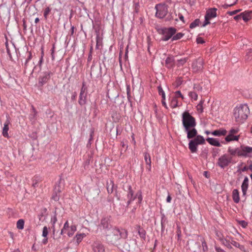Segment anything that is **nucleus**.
Listing matches in <instances>:
<instances>
[{"label": "nucleus", "mask_w": 252, "mask_h": 252, "mask_svg": "<svg viewBox=\"0 0 252 252\" xmlns=\"http://www.w3.org/2000/svg\"><path fill=\"white\" fill-rule=\"evenodd\" d=\"M250 114V109L247 104H244L237 106L233 110V116L238 124L243 123Z\"/></svg>", "instance_id": "obj_1"}, {"label": "nucleus", "mask_w": 252, "mask_h": 252, "mask_svg": "<svg viewBox=\"0 0 252 252\" xmlns=\"http://www.w3.org/2000/svg\"><path fill=\"white\" fill-rule=\"evenodd\" d=\"M182 122L185 130L195 127V119L188 111H185L182 115Z\"/></svg>", "instance_id": "obj_2"}, {"label": "nucleus", "mask_w": 252, "mask_h": 252, "mask_svg": "<svg viewBox=\"0 0 252 252\" xmlns=\"http://www.w3.org/2000/svg\"><path fill=\"white\" fill-rule=\"evenodd\" d=\"M110 231V233L106 235L107 242L112 245L117 244L118 241L123 237L122 232L116 227L112 228Z\"/></svg>", "instance_id": "obj_3"}, {"label": "nucleus", "mask_w": 252, "mask_h": 252, "mask_svg": "<svg viewBox=\"0 0 252 252\" xmlns=\"http://www.w3.org/2000/svg\"><path fill=\"white\" fill-rule=\"evenodd\" d=\"M127 197L128 199L127 202V205H129L131 203V202L135 199L136 198H137L138 199V203H140L141 202L143 197L142 195V192L140 190H139L134 196V192L132 189L131 186L128 185L127 186Z\"/></svg>", "instance_id": "obj_4"}, {"label": "nucleus", "mask_w": 252, "mask_h": 252, "mask_svg": "<svg viewBox=\"0 0 252 252\" xmlns=\"http://www.w3.org/2000/svg\"><path fill=\"white\" fill-rule=\"evenodd\" d=\"M155 9L156 17L162 19L165 17L168 12V6L164 3H158L156 5Z\"/></svg>", "instance_id": "obj_5"}, {"label": "nucleus", "mask_w": 252, "mask_h": 252, "mask_svg": "<svg viewBox=\"0 0 252 252\" xmlns=\"http://www.w3.org/2000/svg\"><path fill=\"white\" fill-rule=\"evenodd\" d=\"M232 162V157L228 154H225L218 158L217 165L221 168L224 169Z\"/></svg>", "instance_id": "obj_6"}, {"label": "nucleus", "mask_w": 252, "mask_h": 252, "mask_svg": "<svg viewBox=\"0 0 252 252\" xmlns=\"http://www.w3.org/2000/svg\"><path fill=\"white\" fill-rule=\"evenodd\" d=\"M217 9L215 7L209 8L207 10L205 15V21L202 26V27H205L206 26L209 24L210 23V20L217 16Z\"/></svg>", "instance_id": "obj_7"}, {"label": "nucleus", "mask_w": 252, "mask_h": 252, "mask_svg": "<svg viewBox=\"0 0 252 252\" xmlns=\"http://www.w3.org/2000/svg\"><path fill=\"white\" fill-rule=\"evenodd\" d=\"M176 32V29L173 27L164 29L163 30L162 40L165 41L168 40L171 37L172 38Z\"/></svg>", "instance_id": "obj_8"}, {"label": "nucleus", "mask_w": 252, "mask_h": 252, "mask_svg": "<svg viewBox=\"0 0 252 252\" xmlns=\"http://www.w3.org/2000/svg\"><path fill=\"white\" fill-rule=\"evenodd\" d=\"M52 74L51 71H45L41 73L38 78V86H43L50 80L51 75Z\"/></svg>", "instance_id": "obj_9"}, {"label": "nucleus", "mask_w": 252, "mask_h": 252, "mask_svg": "<svg viewBox=\"0 0 252 252\" xmlns=\"http://www.w3.org/2000/svg\"><path fill=\"white\" fill-rule=\"evenodd\" d=\"M100 228H102L105 230H110L113 228L111 225V217L107 216L103 218L100 221L99 224Z\"/></svg>", "instance_id": "obj_10"}, {"label": "nucleus", "mask_w": 252, "mask_h": 252, "mask_svg": "<svg viewBox=\"0 0 252 252\" xmlns=\"http://www.w3.org/2000/svg\"><path fill=\"white\" fill-rule=\"evenodd\" d=\"M203 61L201 58H198L194 61L192 64L193 71L195 72L201 71L203 68Z\"/></svg>", "instance_id": "obj_11"}, {"label": "nucleus", "mask_w": 252, "mask_h": 252, "mask_svg": "<svg viewBox=\"0 0 252 252\" xmlns=\"http://www.w3.org/2000/svg\"><path fill=\"white\" fill-rule=\"evenodd\" d=\"M241 156L250 157L252 154V147L248 146H241L240 147Z\"/></svg>", "instance_id": "obj_12"}, {"label": "nucleus", "mask_w": 252, "mask_h": 252, "mask_svg": "<svg viewBox=\"0 0 252 252\" xmlns=\"http://www.w3.org/2000/svg\"><path fill=\"white\" fill-rule=\"evenodd\" d=\"M94 252H106L104 245L100 242H94L92 245Z\"/></svg>", "instance_id": "obj_13"}, {"label": "nucleus", "mask_w": 252, "mask_h": 252, "mask_svg": "<svg viewBox=\"0 0 252 252\" xmlns=\"http://www.w3.org/2000/svg\"><path fill=\"white\" fill-rule=\"evenodd\" d=\"M6 118V120L3 125L2 134L4 137L8 138L9 137L8 131L9 130V125L10 124V122L9 116H7Z\"/></svg>", "instance_id": "obj_14"}, {"label": "nucleus", "mask_w": 252, "mask_h": 252, "mask_svg": "<svg viewBox=\"0 0 252 252\" xmlns=\"http://www.w3.org/2000/svg\"><path fill=\"white\" fill-rule=\"evenodd\" d=\"M61 189L60 185H57L54 188V191L52 196V199L55 201H58L60 199V193Z\"/></svg>", "instance_id": "obj_15"}, {"label": "nucleus", "mask_w": 252, "mask_h": 252, "mask_svg": "<svg viewBox=\"0 0 252 252\" xmlns=\"http://www.w3.org/2000/svg\"><path fill=\"white\" fill-rule=\"evenodd\" d=\"M193 127V128H188L187 130H185V131L187 134V138L191 139L196 136L197 132V130Z\"/></svg>", "instance_id": "obj_16"}, {"label": "nucleus", "mask_w": 252, "mask_h": 252, "mask_svg": "<svg viewBox=\"0 0 252 252\" xmlns=\"http://www.w3.org/2000/svg\"><path fill=\"white\" fill-rule=\"evenodd\" d=\"M240 147L236 148H231V147H229L228 149V153L229 156H231L232 157L235 155H238V156H241V151H240Z\"/></svg>", "instance_id": "obj_17"}, {"label": "nucleus", "mask_w": 252, "mask_h": 252, "mask_svg": "<svg viewBox=\"0 0 252 252\" xmlns=\"http://www.w3.org/2000/svg\"><path fill=\"white\" fill-rule=\"evenodd\" d=\"M227 130L223 128H220L215 130L211 132V134L215 136H221L226 135L227 134Z\"/></svg>", "instance_id": "obj_18"}, {"label": "nucleus", "mask_w": 252, "mask_h": 252, "mask_svg": "<svg viewBox=\"0 0 252 252\" xmlns=\"http://www.w3.org/2000/svg\"><path fill=\"white\" fill-rule=\"evenodd\" d=\"M206 141L211 145L216 147H220L221 144L219 140L217 138L208 137L206 139Z\"/></svg>", "instance_id": "obj_19"}, {"label": "nucleus", "mask_w": 252, "mask_h": 252, "mask_svg": "<svg viewBox=\"0 0 252 252\" xmlns=\"http://www.w3.org/2000/svg\"><path fill=\"white\" fill-rule=\"evenodd\" d=\"M240 138V135H234V134L228 133L225 137V140L226 142H230L233 141H238Z\"/></svg>", "instance_id": "obj_20"}, {"label": "nucleus", "mask_w": 252, "mask_h": 252, "mask_svg": "<svg viewBox=\"0 0 252 252\" xmlns=\"http://www.w3.org/2000/svg\"><path fill=\"white\" fill-rule=\"evenodd\" d=\"M174 57L173 56L168 57L165 60V64L168 68H172L174 66Z\"/></svg>", "instance_id": "obj_21"}, {"label": "nucleus", "mask_w": 252, "mask_h": 252, "mask_svg": "<svg viewBox=\"0 0 252 252\" xmlns=\"http://www.w3.org/2000/svg\"><path fill=\"white\" fill-rule=\"evenodd\" d=\"M249 179L247 177H245L242 184L241 185V189L243 195H245L248 188Z\"/></svg>", "instance_id": "obj_22"}, {"label": "nucleus", "mask_w": 252, "mask_h": 252, "mask_svg": "<svg viewBox=\"0 0 252 252\" xmlns=\"http://www.w3.org/2000/svg\"><path fill=\"white\" fill-rule=\"evenodd\" d=\"M165 17V21H170L171 20H175L177 21V13L175 11H173L172 12L170 11L166 17Z\"/></svg>", "instance_id": "obj_23"}, {"label": "nucleus", "mask_w": 252, "mask_h": 252, "mask_svg": "<svg viewBox=\"0 0 252 252\" xmlns=\"http://www.w3.org/2000/svg\"><path fill=\"white\" fill-rule=\"evenodd\" d=\"M78 103L81 106H83L86 104L87 94L80 93Z\"/></svg>", "instance_id": "obj_24"}, {"label": "nucleus", "mask_w": 252, "mask_h": 252, "mask_svg": "<svg viewBox=\"0 0 252 252\" xmlns=\"http://www.w3.org/2000/svg\"><path fill=\"white\" fill-rule=\"evenodd\" d=\"M197 146L195 142L193 140H190L189 143V148L191 153H196L197 151Z\"/></svg>", "instance_id": "obj_25"}, {"label": "nucleus", "mask_w": 252, "mask_h": 252, "mask_svg": "<svg viewBox=\"0 0 252 252\" xmlns=\"http://www.w3.org/2000/svg\"><path fill=\"white\" fill-rule=\"evenodd\" d=\"M57 221V215H56V212L55 213V215L51 217V223L52 224V227H51V228L52 229V231H53V237H54L55 236V224L56 223Z\"/></svg>", "instance_id": "obj_26"}, {"label": "nucleus", "mask_w": 252, "mask_h": 252, "mask_svg": "<svg viewBox=\"0 0 252 252\" xmlns=\"http://www.w3.org/2000/svg\"><path fill=\"white\" fill-rule=\"evenodd\" d=\"M251 11H246L241 13L242 19L245 21L247 22L251 19Z\"/></svg>", "instance_id": "obj_27"}, {"label": "nucleus", "mask_w": 252, "mask_h": 252, "mask_svg": "<svg viewBox=\"0 0 252 252\" xmlns=\"http://www.w3.org/2000/svg\"><path fill=\"white\" fill-rule=\"evenodd\" d=\"M232 198L234 202L236 203H238L240 201L239 193L238 190L234 189L232 191Z\"/></svg>", "instance_id": "obj_28"}, {"label": "nucleus", "mask_w": 252, "mask_h": 252, "mask_svg": "<svg viewBox=\"0 0 252 252\" xmlns=\"http://www.w3.org/2000/svg\"><path fill=\"white\" fill-rule=\"evenodd\" d=\"M86 236V235L85 233H77L74 239L76 241L77 244L78 245Z\"/></svg>", "instance_id": "obj_29"}, {"label": "nucleus", "mask_w": 252, "mask_h": 252, "mask_svg": "<svg viewBox=\"0 0 252 252\" xmlns=\"http://www.w3.org/2000/svg\"><path fill=\"white\" fill-rule=\"evenodd\" d=\"M115 188V184L112 180H110L109 182L107 184V190L109 194H111L113 192Z\"/></svg>", "instance_id": "obj_30"}, {"label": "nucleus", "mask_w": 252, "mask_h": 252, "mask_svg": "<svg viewBox=\"0 0 252 252\" xmlns=\"http://www.w3.org/2000/svg\"><path fill=\"white\" fill-rule=\"evenodd\" d=\"M144 159L146 163L148 165L147 169L150 171L151 168V160L149 154L147 153L144 154Z\"/></svg>", "instance_id": "obj_31"}, {"label": "nucleus", "mask_w": 252, "mask_h": 252, "mask_svg": "<svg viewBox=\"0 0 252 252\" xmlns=\"http://www.w3.org/2000/svg\"><path fill=\"white\" fill-rule=\"evenodd\" d=\"M161 231L163 232L165 229V224L167 223V220L165 215L161 212Z\"/></svg>", "instance_id": "obj_32"}, {"label": "nucleus", "mask_w": 252, "mask_h": 252, "mask_svg": "<svg viewBox=\"0 0 252 252\" xmlns=\"http://www.w3.org/2000/svg\"><path fill=\"white\" fill-rule=\"evenodd\" d=\"M193 141L197 145L202 144L205 142V139L201 135H198L196 136Z\"/></svg>", "instance_id": "obj_33"}, {"label": "nucleus", "mask_w": 252, "mask_h": 252, "mask_svg": "<svg viewBox=\"0 0 252 252\" xmlns=\"http://www.w3.org/2000/svg\"><path fill=\"white\" fill-rule=\"evenodd\" d=\"M178 103H179V102H178V98H177L176 97H175L174 96H173L171 98L170 106L171 108H175L179 106Z\"/></svg>", "instance_id": "obj_34"}, {"label": "nucleus", "mask_w": 252, "mask_h": 252, "mask_svg": "<svg viewBox=\"0 0 252 252\" xmlns=\"http://www.w3.org/2000/svg\"><path fill=\"white\" fill-rule=\"evenodd\" d=\"M77 228L75 225H71L68 228V231L67 234L68 237H71L76 231Z\"/></svg>", "instance_id": "obj_35"}, {"label": "nucleus", "mask_w": 252, "mask_h": 252, "mask_svg": "<svg viewBox=\"0 0 252 252\" xmlns=\"http://www.w3.org/2000/svg\"><path fill=\"white\" fill-rule=\"evenodd\" d=\"M188 60V58H184L177 61V66L180 67L183 66Z\"/></svg>", "instance_id": "obj_36"}, {"label": "nucleus", "mask_w": 252, "mask_h": 252, "mask_svg": "<svg viewBox=\"0 0 252 252\" xmlns=\"http://www.w3.org/2000/svg\"><path fill=\"white\" fill-rule=\"evenodd\" d=\"M51 8L50 6L46 7L44 10L43 16L45 20H47L48 18V15L51 11Z\"/></svg>", "instance_id": "obj_37"}, {"label": "nucleus", "mask_w": 252, "mask_h": 252, "mask_svg": "<svg viewBox=\"0 0 252 252\" xmlns=\"http://www.w3.org/2000/svg\"><path fill=\"white\" fill-rule=\"evenodd\" d=\"M220 241L224 246H226L229 249H231V243L224 238H220Z\"/></svg>", "instance_id": "obj_38"}, {"label": "nucleus", "mask_w": 252, "mask_h": 252, "mask_svg": "<svg viewBox=\"0 0 252 252\" xmlns=\"http://www.w3.org/2000/svg\"><path fill=\"white\" fill-rule=\"evenodd\" d=\"M200 21L199 19H196L193 22L191 23L189 25L190 29H193L198 26L199 25Z\"/></svg>", "instance_id": "obj_39"}, {"label": "nucleus", "mask_w": 252, "mask_h": 252, "mask_svg": "<svg viewBox=\"0 0 252 252\" xmlns=\"http://www.w3.org/2000/svg\"><path fill=\"white\" fill-rule=\"evenodd\" d=\"M24 226V221L22 219L19 220L17 222V227L19 229H23Z\"/></svg>", "instance_id": "obj_40"}, {"label": "nucleus", "mask_w": 252, "mask_h": 252, "mask_svg": "<svg viewBox=\"0 0 252 252\" xmlns=\"http://www.w3.org/2000/svg\"><path fill=\"white\" fill-rule=\"evenodd\" d=\"M189 95L192 100H196L198 98V95L196 92H190L189 93Z\"/></svg>", "instance_id": "obj_41"}, {"label": "nucleus", "mask_w": 252, "mask_h": 252, "mask_svg": "<svg viewBox=\"0 0 252 252\" xmlns=\"http://www.w3.org/2000/svg\"><path fill=\"white\" fill-rule=\"evenodd\" d=\"M137 227L138 228V232L139 235H140V236L141 238L144 239L145 238V235H146L145 231L144 229L141 228L140 226H138Z\"/></svg>", "instance_id": "obj_42"}, {"label": "nucleus", "mask_w": 252, "mask_h": 252, "mask_svg": "<svg viewBox=\"0 0 252 252\" xmlns=\"http://www.w3.org/2000/svg\"><path fill=\"white\" fill-rule=\"evenodd\" d=\"M184 36V34L181 32H178L175 35H173V36L172 38V40H177L181 39Z\"/></svg>", "instance_id": "obj_43"}, {"label": "nucleus", "mask_w": 252, "mask_h": 252, "mask_svg": "<svg viewBox=\"0 0 252 252\" xmlns=\"http://www.w3.org/2000/svg\"><path fill=\"white\" fill-rule=\"evenodd\" d=\"M158 89L159 94L161 95L163 99H165V94L161 87L159 86L158 87Z\"/></svg>", "instance_id": "obj_44"}, {"label": "nucleus", "mask_w": 252, "mask_h": 252, "mask_svg": "<svg viewBox=\"0 0 252 252\" xmlns=\"http://www.w3.org/2000/svg\"><path fill=\"white\" fill-rule=\"evenodd\" d=\"M252 58V49H248L246 55V60H251Z\"/></svg>", "instance_id": "obj_45"}, {"label": "nucleus", "mask_w": 252, "mask_h": 252, "mask_svg": "<svg viewBox=\"0 0 252 252\" xmlns=\"http://www.w3.org/2000/svg\"><path fill=\"white\" fill-rule=\"evenodd\" d=\"M48 233V228L46 226H44L42 233V237H43L44 238H46V237H47Z\"/></svg>", "instance_id": "obj_46"}, {"label": "nucleus", "mask_w": 252, "mask_h": 252, "mask_svg": "<svg viewBox=\"0 0 252 252\" xmlns=\"http://www.w3.org/2000/svg\"><path fill=\"white\" fill-rule=\"evenodd\" d=\"M32 112L29 116V118L31 120H32L35 119V116L36 115L37 112L34 108L32 107Z\"/></svg>", "instance_id": "obj_47"}, {"label": "nucleus", "mask_w": 252, "mask_h": 252, "mask_svg": "<svg viewBox=\"0 0 252 252\" xmlns=\"http://www.w3.org/2000/svg\"><path fill=\"white\" fill-rule=\"evenodd\" d=\"M174 97H176L177 98L181 97L182 99H184V96L182 95L181 92L180 91H177L175 92V95Z\"/></svg>", "instance_id": "obj_48"}, {"label": "nucleus", "mask_w": 252, "mask_h": 252, "mask_svg": "<svg viewBox=\"0 0 252 252\" xmlns=\"http://www.w3.org/2000/svg\"><path fill=\"white\" fill-rule=\"evenodd\" d=\"M193 89L197 92H200L202 90V87H201L199 85L195 84L193 86Z\"/></svg>", "instance_id": "obj_49"}, {"label": "nucleus", "mask_w": 252, "mask_h": 252, "mask_svg": "<svg viewBox=\"0 0 252 252\" xmlns=\"http://www.w3.org/2000/svg\"><path fill=\"white\" fill-rule=\"evenodd\" d=\"M86 91H87V88L85 87V85L84 83H83L82 84V87L81 88L80 93L87 94V93L86 92Z\"/></svg>", "instance_id": "obj_50"}, {"label": "nucleus", "mask_w": 252, "mask_h": 252, "mask_svg": "<svg viewBox=\"0 0 252 252\" xmlns=\"http://www.w3.org/2000/svg\"><path fill=\"white\" fill-rule=\"evenodd\" d=\"M240 10H241L240 9H238V10H233L232 11H228L227 12V14L230 16H232V15H234L237 14L238 12L240 11Z\"/></svg>", "instance_id": "obj_51"}, {"label": "nucleus", "mask_w": 252, "mask_h": 252, "mask_svg": "<svg viewBox=\"0 0 252 252\" xmlns=\"http://www.w3.org/2000/svg\"><path fill=\"white\" fill-rule=\"evenodd\" d=\"M238 131H239V129L238 128H232L230 130V131H229V133L232 134H234L237 133L238 132Z\"/></svg>", "instance_id": "obj_52"}, {"label": "nucleus", "mask_w": 252, "mask_h": 252, "mask_svg": "<svg viewBox=\"0 0 252 252\" xmlns=\"http://www.w3.org/2000/svg\"><path fill=\"white\" fill-rule=\"evenodd\" d=\"M230 243H231V244H232V245H233L234 247H235L236 248H238L240 245L239 243H238V242H236L235 241H234L233 240H231Z\"/></svg>", "instance_id": "obj_53"}, {"label": "nucleus", "mask_w": 252, "mask_h": 252, "mask_svg": "<svg viewBox=\"0 0 252 252\" xmlns=\"http://www.w3.org/2000/svg\"><path fill=\"white\" fill-rule=\"evenodd\" d=\"M92 50H93V47H91V48L90 49V53H89V56H88V62H90L92 60V58H93V57H92Z\"/></svg>", "instance_id": "obj_54"}, {"label": "nucleus", "mask_w": 252, "mask_h": 252, "mask_svg": "<svg viewBox=\"0 0 252 252\" xmlns=\"http://www.w3.org/2000/svg\"><path fill=\"white\" fill-rule=\"evenodd\" d=\"M236 3V1H234L233 3H225L223 5V7L224 8H227L230 6H231L232 5H233L234 4H235Z\"/></svg>", "instance_id": "obj_55"}, {"label": "nucleus", "mask_w": 252, "mask_h": 252, "mask_svg": "<svg viewBox=\"0 0 252 252\" xmlns=\"http://www.w3.org/2000/svg\"><path fill=\"white\" fill-rule=\"evenodd\" d=\"M70 227L69 226V223L68 220L66 221V222L64 223L63 229L66 230L67 229H68Z\"/></svg>", "instance_id": "obj_56"}, {"label": "nucleus", "mask_w": 252, "mask_h": 252, "mask_svg": "<svg viewBox=\"0 0 252 252\" xmlns=\"http://www.w3.org/2000/svg\"><path fill=\"white\" fill-rule=\"evenodd\" d=\"M196 108L197 111L200 112H202L203 111V106L201 105V104H198L196 106Z\"/></svg>", "instance_id": "obj_57"}, {"label": "nucleus", "mask_w": 252, "mask_h": 252, "mask_svg": "<svg viewBox=\"0 0 252 252\" xmlns=\"http://www.w3.org/2000/svg\"><path fill=\"white\" fill-rule=\"evenodd\" d=\"M196 42L197 43H201V44L204 43L205 42L203 39L201 37H198L196 39Z\"/></svg>", "instance_id": "obj_58"}, {"label": "nucleus", "mask_w": 252, "mask_h": 252, "mask_svg": "<svg viewBox=\"0 0 252 252\" xmlns=\"http://www.w3.org/2000/svg\"><path fill=\"white\" fill-rule=\"evenodd\" d=\"M242 19L241 13L239 15H236L234 17V19L236 21H239Z\"/></svg>", "instance_id": "obj_59"}, {"label": "nucleus", "mask_w": 252, "mask_h": 252, "mask_svg": "<svg viewBox=\"0 0 252 252\" xmlns=\"http://www.w3.org/2000/svg\"><path fill=\"white\" fill-rule=\"evenodd\" d=\"M6 51H7V54L8 55L9 57L11 59L12 58V56H11V53L10 52V50H9V48L7 47V43L6 44Z\"/></svg>", "instance_id": "obj_60"}, {"label": "nucleus", "mask_w": 252, "mask_h": 252, "mask_svg": "<svg viewBox=\"0 0 252 252\" xmlns=\"http://www.w3.org/2000/svg\"><path fill=\"white\" fill-rule=\"evenodd\" d=\"M249 169L248 168V166H244L243 168H242L241 169H240V172H244L245 171H246L247 170H248Z\"/></svg>", "instance_id": "obj_61"}, {"label": "nucleus", "mask_w": 252, "mask_h": 252, "mask_svg": "<svg viewBox=\"0 0 252 252\" xmlns=\"http://www.w3.org/2000/svg\"><path fill=\"white\" fill-rule=\"evenodd\" d=\"M202 247L203 248V251H205V248H206V249L207 248V244L205 242V241H203L202 242Z\"/></svg>", "instance_id": "obj_62"}, {"label": "nucleus", "mask_w": 252, "mask_h": 252, "mask_svg": "<svg viewBox=\"0 0 252 252\" xmlns=\"http://www.w3.org/2000/svg\"><path fill=\"white\" fill-rule=\"evenodd\" d=\"M216 250L217 252H225V251L220 248L216 247Z\"/></svg>", "instance_id": "obj_63"}, {"label": "nucleus", "mask_w": 252, "mask_h": 252, "mask_svg": "<svg viewBox=\"0 0 252 252\" xmlns=\"http://www.w3.org/2000/svg\"><path fill=\"white\" fill-rule=\"evenodd\" d=\"M48 242V238L46 237V238H44V239L42 240V243L43 244L45 245Z\"/></svg>", "instance_id": "obj_64"}]
</instances>
